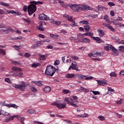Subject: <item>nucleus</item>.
Returning <instances> with one entry per match:
<instances>
[{
    "label": "nucleus",
    "mask_w": 124,
    "mask_h": 124,
    "mask_svg": "<svg viewBox=\"0 0 124 124\" xmlns=\"http://www.w3.org/2000/svg\"><path fill=\"white\" fill-rule=\"evenodd\" d=\"M7 26L5 24L0 23V29H6Z\"/></svg>",
    "instance_id": "nucleus-46"
},
{
    "label": "nucleus",
    "mask_w": 124,
    "mask_h": 124,
    "mask_svg": "<svg viewBox=\"0 0 124 124\" xmlns=\"http://www.w3.org/2000/svg\"><path fill=\"white\" fill-rule=\"evenodd\" d=\"M60 64V61L59 60H56L55 62H54V65H58Z\"/></svg>",
    "instance_id": "nucleus-58"
},
{
    "label": "nucleus",
    "mask_w": 124,
    "mask_h": 124,
    "mask_svg": "<svg viewBox=\"0 0 124 124\" xmlns=\"http://www.w3.org/2000/svg\"><path fill=\"white\" fill-rule=\"evenodd\" d=\"M38 19L39 20H43L44 21H49V17L44 14L39 15Z\"/></svg>",
    "instance_id": "nucleus-10"
},
{
    "label": "nucleus",
    "mask_w": 124,
    "mask_h": 124,
    "mask_svg": "<svg viewBox=\"0 0 124 124\" xmlns=\"http://www.w3.org/2000/svg\"><path fill=\"white\" fill-rule=\"evenodd\" d=\"M108 5H109V6L112 7V6H114L115 5V3H114V2H109L108 3Z\"/></svg>",
    "instance_id": "nucleus-52"
},
{
    "label": "nucleus",
    "mask_w": 124,
    "mask_h": 124,
    "mask_svg": "<svg viewBox=\"0 0 124 124\" xmlns=\"http://www.w3.org/2000/svg\"><path fill=\"white\" fill-rule=\"evenodd\" d=\"M91 38L93 39V40L96 41L97 43H101V39H100L99 37L91 36Z\"/></svg>",
    "instance_id": "nucleus-21"
},
{
    "label": "nucleus",
    "mask_w": 124,
    "mask_h": 124,
    "mask_svg": "<svg viewBox=\"0 0 124 124\" xmlns=\"http://www.w3.org/2000/svg\"><path fill=\"white\" fill-rule=\"evenodd\" d=\"M27 113L28 114H30V115H31L32 114H35V110L32 109V108H31V109H28L27 110Z\"/></svg>",
    "instance_id": "nucleus-32"
},
{
    "label": "nucleus",
    "mask_w": 124,
    "mask_h": 124,
    "mask_svg": "<svg viewBox=\"0 0 124 124\" xmlns=\"http://www.w3.org/2000/svg\"><path fill=\"white\" fill-rule=\"evenodd\" d=\"M78 78L79 80H93V77H89L88 76H84L82 74H67L65 76L66 78L69 79L76 77Z\"/></svg>",
    "instance_id": "nucleus-3"
},
{
    "label": "nucleus",
    "mask_w": 124,
    "mask_h": 124,
    "mask_svg": "<svg viewBox=\"0 0 124 124\" xmlns=\"http://www.w3.org/2000/svg\"><path fill=\"white\" fill-rule=\"evenodd\" d=\"M110 50H111V51L113 52V53H112L113 55H114V56H119V53L117 52V49L112 46Z\"/></svg>",
    "instance_id": "nucleus-23"
},
{
    "label": "nucleus",
    "mask_w": 124,
    "mask_h": 124,
    "mask_svg": "<svg viewBox=\"0 0 124 124\" xmlns=\"http://www.w3.org/2000/svg\"><path fill=\"white\" fill-rule=\"evenodd\" d=\"M5 82L8 83V84H11V80H10V79H9V78H5Z\"/></svg>",
    "instance_id": "nucleus-49"
},
{
    "label": "nucleus",
    "mask_w": 124,
    "mask_h": 124,
    "mask_svg": "<svg viewBox=\"0 0 124 124\" xmlns=\"http://www.w3.org/2000/svg\"><path fill=\"white\" fill-rule=\"evenodd\" d=\"M30 3L31 4L29 5L28 7L26 5H24L23 7V11H28V14L30 16L32 15V14L36 11V5H37V4H43V3L40 1H32L30 2Z\"/></svg>",
    "instance_id": "nucleus-1"
},
{
    "label": "nucleus",
    "mask_w": 124,
    "mask_h": 124,
    "mask_svg": "<svg viewBox=\"0 0 124 124\" xmlns=\"http://www.w3.org/2000/svg\"><path fill=\"white\" fill-rule=\"evenodd\" d=\"M24 56L25 57V58H27L28 59H29V58L31 57V54L29 53H26L24 54Z\"/></svg>",
    "instance_id": "nucleus-51"
},
{
    "label": "nucleus",
    "mask_w": 124,
    "mask_h": 124,
    "mask_svg": "<svg viewBox=\"0 0 124 124\" xmlns=\"http://www.w3.org/2000/svg\"><path fill=\"white\" fill-rule=\"evenodd\" d=\"M97 9L99 11H102V10H103V9H105V7H104V6H103L101 5H99L97 7Z\"/></svg>",
    "instance_id": "nucleus-39"
},
{
    "label": "nucleus",
    "mask_w": 124,
    "mask_h": 124,
    "mask_svg": "<svg viewBox=\"0 0 124 124\" xmlns=\"http://www.w3.org/2000/svg\"><path fill=\"white\" fill-rule=\"evenodd\" d=\"M120 74L121 75V76H124V70L120 72Z\"/></svg>",
    "instance_id": "nucleus-64"
},
{
    "label": "nucleus",
    "mask_w": 124,
    "mask_h": 124,
    "mask_svg": "<svg viewBox=\"0 0 124 124\" xmlns=\"http://www.w3.org/2000/svg\"><path fill=\"white\" fill-rule=\"evenodd\" d=\"M93 93L94 94V95H97V94H99V92L98 91H92Z\"/></svg>",
    "instance_id": "nucleus-54"
},
{
    "label": "nucleus",
    "mask_w": 124,
    "mask_h": 124,
    "mask_svg": "<svg viewBox=\"0 0 124 124\" xmlns=\"http://www.w3.org/2000/svg\"><path fill=\"white\" fill-rule=\"evenodd\" d=\"M88 35L89 36L91 37V38H92V36L93 35V32L92 31L88 32Z\"/></svg>",
    "instance_id": "nucleus-56"
},
{
    "label": "nucleus",
    "mask_w": 124,
    "mask_h": 124,
    "mask_svg": "<svg viewBox=\"0 0 124 124\" xmlns=\"http://www.w3.org/2000/svg\"><path fill=\"white\" fill-rule=\"evenodd\" d=\"M22 20H23V21L25 24H27V25H30L31 24V20L30 18H22Z\"/></svg>",
    "instance_id": "nucleus-26"
},
{
    "label": "nucleus",
    "mask_w": 124,
    "mask_h": 124,
    "mask_svg": "<svg viewBox=\"0 0 124 124\" xmlns=\"http://www.w3.org/2000/svg\"><path fill=\"white\" fill-rule=\"evenodd\" d=\"M68 21H69V22H71L73 23H70V26L71 27H77V26H78L77 23H75V21L73 20V18H72V16H70V17L68 18Z\"/></svg>",
    "instance_id": "nucleus-14"
},
{
    "label": "nucleus",
    "mask_w": 124,
    "mask_h": 124,
    "mask_svg": "<svg viewBox=\"0 0 124 124\" xmlns=\"http://www.w3.org/2000/svg\"><path fill=\"white\" fill-rule=\"evenodd\" d=\"M78 40L79 41V42H82L84 40V35L82 34V33H78L77 34Z\"/></svg>",
    "instance_id": "nucleus-17"
},
{
    "label": "nucleus",
    "mask_w": 124,
    "mask_h": 124,
    "mask_svg": "<svg viewBox=\"0 0 124 124\" xmlns=\"http://www.w3.org/2000/svg\"><path fill=\"white\" fill-rule=\"evenodd\" d=\"M32 82L35 84L36 86H38V87H42V86H43V84H42V81L40 80L36 81H32Z\"/></svg>",
    "instance_id": "nucleus-22"
},
{
    "label": "nucleus",
    "mask_w": 124,
    "mask_h": 124,
    "mask_svg": "<svg viewBox=\"0 0 124 124\" xmlns=\"http://www.w3.org/2000/svg\"><path fill=\"white\" fill-rule=\"evenodd\" d=\"M39 60H40V61H46V58H47V55L39 54Z\"/></svg>",
    "instance_id": "nucleus-20"
},
{
    "label": "nucleus",
    "mask_w": 124,
    "mask_h": 124,
    "mask_svg": "<svg viewBox=\"0 0 124 124\" xmlns=\"http://www.w3.org/2000/svg\"><path fill=\"white\" fill-rule=\"evenodd\" d=\"M72 69L73 70H76V71H80V70L78 69V67H77V65L76 64H74L72 63Z\"/></svg>",
    "instance_id": "nucleus-24"
},
{
    "label": "nucleus",
    "mask_w": 124,
    "mask_h": 124,
    "mask_svg": "<svg viewBox=\"0 0 124 124\" xmlns=\"http://www.w3.org/2000/svg\"><path fill=\"white\" fill-rule=\"evenodd\" d=\"M97 31L98 32V36L100 37H103L105 35V32L103 30H102V29H98Z\"/></svg>",
    "instance_id": "nucleus-15"
},
{
    "label": "nucleus",
    "mask_w": 124,
    "mask_h": 124,
    "mask_svg": "<svg viewBox=\"0 0 124 124\" xmlns=\"http://www.w3.org/2000/svg\"><path fill=\"white\" fill-rule=\"evenodd\" d=\"M72 59L73 60H75V61H76L77 60H79V58H78V57L75 56H72Z\"/></svg>",
    "instance_id": "nucleus-55"
},
{
    "label": "nucleus",
    "mask_w": 124,
    "mask_h": 124,
    "mask_svg": "<svg viewBox=\"0 0 124 124\" xmlns=\"http://www.w3.org/2000/svg\"><path fill=\"white\" fill-rule=\"evenodd\" d=\"M20 46H14V48L16 50V51H18V52H20V50H21V48H20Z\"/></svg>",
    "instance_id": "nucleus-45"
},
{
    "label": "nucleus",
    "mask_w": 124,
    "mask_h": 124,
    "mask_svg": "<svg viewBox=\"0 0 124 124\" xmlns=\"http://www.w3.org/2000/svg\"><path fill=\"white\" fill-rule=\"evenodd\" d=\"M6 55L5 49L0 48V56H5Z\"/></svg>",
    "instance_id": "nucleus-31"
},
{
    "label": "nucleus",
    "mask_w": 124,
    "mask_h": 124,
    "mask_svg": "<svg viewBox=\"0 0 124 124\" xmlns=\"http://www.w3.org/2000/svg\"><path fill=\"white\" fill-rule=\"evenodd\" d=\"M41 65V64H40V63H33L31 65V67H33L34 68H36V67H37V66H40Z\"/></svg>",
    "instance_id": "nucleus-34"
},
{
    "label": "nucleus",
    "mask_w": 124,
    "mask_h": 124,
    "mask_svg": "<svg viewBox=\"0 0 124 124\" xmlns=\"http://www.w3.org/2000/svg\"><path fill=\"white\" fill-rule=\"evenodd\" d=\"M78 117L79 118H88V114L84 113L83 114H79L77 115V117L78 118Z\"/></svg>",
    "instance_id": "nucleus-33"
},
{
    "label": "nucleus",
    "mask_w": 124,
    "mask_h": 124,
    "mask_svg": "<svg viewBox=\"0 0 124 124\" xmlns=\"http://www.w3.org/2000/svg\"><path fill=\"white\" fill-rule=\"evenodd\" d=\"M41 46V43L40 42H37L36 44L33 45L31 46V49H36V48H38V47H40Z\"/></svg>",
    "instance_id": "nucleus-19"
},
{
    "label": "nucleus",
    "mask_w": 124,
    "mask_h": 124,
    "mask_svg": "<svg viewBox=\"0 0 124 124\" xmlns=\"http://www.w3.org/2000/svg\"><path fill=\"white\" fill-rule=\"evenodd\" d=\"M22 38H23V37L22 36H19V37H16V38H14L13 39H14L15 40H18L19 39L22 40Z\"/></svg>",
    "instance_id": "nucleus-57"
},
{
    "label": "nucleus",
    "mask_w": 124,
    "mask_h": 124,
    "mask_svg": "<svg viewBox=\"0 0 124 124\" xmlns=\"http://www.w3.org/2000/svg\"><path fill=\"white\" fill-rule=\"evenodd\" d=\"M52 105H54L55 106H56L58 109H63V108H65L66 106V104H62V103H60V102H55L54 103L51 104Z\"/></svg>",
    "instance_id": "nucleus-8"
},
{
    "label": "nucleus",
    "mask_w": 124,
    "mask_h": 124,
    "mask_svg": "<svg viewBox=\"0 0 124 124\" xmlns=\"http://www.w3.org/2000/svg\"><path fill=\"white\" fill-rule=\"evenodd\" d=\"M2 104L3 106H6V107L15 108V109H18L19 108V106L16 105L15 104H5V101H4Z\"/></svg>",
    "instance_id": "nucleus-11"
},
{
    "label": "nucleus",
    "mask_w": 124,
    "mask_h": 124,
    "mask_svg": "<svg viewBox=\"0 0 124 124\" xmlns=\"http://www.w3.org/2000/svg\"><path fill=\"white\" fill-rule=\"evenodd\" d=\"M82 42L85 44H90L91 43V40L88 38H84Z\"/></svg>",
    "instance_id": "nucleus-29"
},
{
    "label": "nucleus",
    "mask_w": 124,
    "mask_h": 124,
    "mask_svg": "<svg viewBox=\"0 0 124 124\" xmlns=\"http://www.w3.org/2000/svg\"><path fill=\"white\" fill-rule=\"evenodd\" d=\"M0 32L1 34H8V33H9V31H8L7 29H6V30L0 29Z\"/></svg>",
    "instance_id": "nucleus-25"
},
{
    "label": "nucleus",
    "mask_w": 124,
    "mask_h": 124,
    "mask_svg": "<svg viewBox=\"0 0 124 124\" xmlns=\"http://www.w3.org/2000/svg\"><path fill=\"white\" fill-rule=\"evenodd\" d=\"M98 119H99V120H100V121H104V120H105V118H104V117H103L102 116H98Z\"/></svg>",
    "instance_id": "nucleus-53"
},
{
    "label": "nucleus",
    "mask_w": 124,
    "mask_h": 124,
    "mask_svg": "<svg viewBox=\"0 0 124 124\" xmlns=\"http://www.w3.org/2000/svg\"><path fill=\"white\" fill-rule=\"evenodd\" d=\"M112 24L114 25L115 26H116V27H118V28H121V27H123V24L119 23L118 20H114L112 21Z\"/></svg>",
    "instance_id": "nucleus-18"
},
{
    "label": "nucleus",
    "mask_w": 124,
    "mask_h": 124,
    "mask_svg": "<svg viewBox=\"0 0 124 124\" xmlns=\"http://www.w3.org/2000/svg\"><path fill=\"white\" fill-rule=\"evenodd\" d=\"M44 25H46V23L43 21L39 23V25L37 26V29L40 31H44V28H43Z\"/></svg>",
    "instance_id": "nucleus-12"
},
{
    "label": "nucleus",
    "mask_w": 124,
    "mask_h": 124,
    "mask_svg": "<svg viewBox=\"0 0 124 124\" xmlns=\"http://www.w3.org/2000/svg\"><path fill=\"white\" fill-rule=\"evenodd\" d=\"M91 17L92 18H94L95 19V18H97V17H98V16L97 15H92Z\"/></svg>",
    "instance_id": "nucleus-62"
},
{
    "label": "nucleus",
    "mask_w": 124,
    "mask_h": 124,
    "mask_svg": "<svg viewBox=\"0 0 124 124\" xmlns=\"http://www.w3.org/2000/svg\"><path fill=\"white\" fill-rule=\"evenodd\" d=\"M54 73H56V68L51 65H47L45 72V75L52 77Z\"/></svg>",
    "instance_id": "nucleus-6"
},
{
    "label": "nucleus",
    "mask_w": 124,
    "mask_h": 124,
    "mask_svg": "<svg viewBox=\"0 0 124 124\" xmlns=\"http://www.w3.org/2000/svg\"><path fill=\"white\" fill-rule=\"evenodd\" d=\"M46 48L47 49H53V46H52V45H48L46 46Z\"/></svg>",
    "instance_id": "nucleus-63"
},
{
    "label": "nucleus",
    "mask_w": 124,
    "mask_h": 124,
    "mask_svg": "<svg viewBox=\"0 0 124 124\" xmlns=\"http://www.w3.org/2000/svg\"><path fill=\"white\" fill-rule=\"evenodd\" d=\"M84 28V30L86 31H90V29H91V27H90L89 25H85Z\"/></svg>",
    "instance_id": "nucleus-42"
},
{
    "label": "nucleus",
    "mask_w": 124,
    "mask_h": 124,
    "mask_svg": "<svg viewBox=\"0 0 124 124\" xmlns=\"http://www.w3.org/2000/svg\"><path fill=\"white\" fill-rule=\"evenodd\" d=\"M112 48V46L106 44L105 46L104 49L106 50V51H109V50H111V48Z\"/></svg>",
    "instance_id": "nucleus-30"
},
{
    "label": "nucleus",
    "mask_w": 124,
    "mask_h": 124,
    "mask_svg": "<svg viewBox=\"0 0 124 124\" xmlns=\"http://www.w3.org/2000/svg\"><path fill=\"white\" fill-rule=\"evenodd\" d=\"M103 26H105V27H107V28H108L110 31H115V29L112 27V26L109 24L107 23H103L102 24Z\"/></svg>",
    "instance_id": "nucleus-16"
},
{
    "label": "nucleus",
    "mask_w": 124,
    "mask_h": 124,
    "mask_svg": "<svg viewBox=\"0 0 124 124\" xmlns=\"http://www.w3.org/2000/svg\"><path fill=\"white\" fill-rule=\"evenodd\" d=\"M71 8L75 12H81L84 10H90V6L86 4H73L71 6Z\"/></svg>",
    "instance_id": "nucleus-2"
},
{
    "label": "nucleus",
    "mask_w": 124,
    "mask_h": 124,
    "mask_svg": "<svg viewBox=\"0 0 124 124\" xmlns=\"http://www.w3.org/2000/svg\"><path fill=\"white\" fill-rule=\"evenodd\" d=\"M16 117V116H15V115L11 116L9 118H7L5 122L6 123H8V122H10V121H13L14 120V118H15Z\"/></svg>",
    "instance_id": "nucleus-36"
},
{
    "label": "nucleus",
    "mask_w": 124,
    "mask_h": 124,
    "mask_svg": "<svg viewBox=\"0 0 124 124\" xmlns=\"http://www.w3.org/2000/svg\"><path fill=\"white\" fill-rule=\"evenodd\" d=\"M0 4L3 5V6H7V7H9L10 6L9 3L3 2L2 1L0 2Z\"/></svg>",
    "instance_id": "nucleus-40"
},
{
    "label": "nucleus",
    "mask_w": 124,
    "mask_h": 124,
    "mask_svg": "<svg viewBox=\"0 0 124 124\" xmlns=\"http://www.w3.org/2000/svg\"><path fill=\"white\" fill-rule=\"evenodd\" d=\"M12 72L11 74L6 75V77H10V76H17V77H22L23 73H22V69L17 67H13L12 68Z\"/></svg>",
    "instance_id": "nucleus-5"
},
{
    "label": "nucleus",
    "mask_w": 124,
    "mask_h": 124,
    "mask_svg": "<svg viewBox=\"0 0 124 124\" xmlns=\"http://www.w3.org/2000/svg\"><path fill=\"white\" fill-rule=\"evenodd\" d=\"M109 75L110 77H117V74L115 72H112Z\"/></svg>",
    "instance_id": "nucleus-43"
},
{
    "label": "nucleus",
    "mask_w": 124,
    "mask_h": 124,
    "mask_svg": "<svg viewBox=\"0 0 124 124\" xmlns=\"http://www.w3.org/2000/svg\"><path fill=\"white\" fill-rule=\"evenodd\" d=\"M123 101H124V99L121 98L119 100L117 101L116 104H122V103H123Z\"/></svg>",
    "instance_id": "nucleus-48"
},
{
    "label": "nucleus",
    "mask_w": 124,
    "mask_h": 124,
    "mask_svg": "<svg viewBox=\"0 0 124 124\" xmlns=\"http://www.w3.org/2000/svg\"><path fill=\"white\" fill-rule=\"evenodd\" d=\"M96 81L98 83V85L100 86H104L106 84H107L106 81L103 80H97Z\"/></svg>",
    "instance_id": "nucleus-27"
},
{
    "label": "nucleus",
    "mask_w": 124,
    "mask_h": 124,
    "mask_svg": "<svg viewBox=\"0 0 124 124\" xmlns=\"http://www.w3.org/2000/svg\"><path fill=\"white\" fill-rule=\"evenodd\" d=\"M26 87H27V84L24 81H20L19 84L14 85V87L15 89L19 90L21 92H24L26 89Z\"/></svg>",
    "instance_id": "nucleus-7"
},
{
    "label": "nucleus",
    "mask_w": 124,
    "mask_h": 124,
    "mask_svg": "<svg viewBox=\"0 0 124 124\" xmlns=\"http://www.w3.org/2000/svg\"><path fill=\"white\" fill-rule=\"evenodd\" d=\"M80 24H82L83 25H89V22L86 20H81L79 22Z\"/></svg>",
    "instance_id": "nucleus-41"
},
{
    "label": "nucleus",
    "mask_w": 124,
    "mask_h": 124,
    "mask_svg": "<svg viewBox=\"0 0 124 124\" xmlns=\"http://www.w3.org/2000/svg\"><path fill=\"white\" fill-rule=\"evenodd\" d=\"M61 23H62V21L60 20H57L55 21V23L54 24L55 25H56V26H59V25H61Z\"/></svg>",
    "instance_id": "nucleus-50"
},
{
    "label": "nucleus",
    "mask_w": 124,
    "mask_h": 124,
    "mask_svg": "<svg viewBox=\"0 0 124 124\" xmlns=\"http://www.w3.org/2000/svg\"><path fill=\"white\" fill-rule=\"evenodd\" d=\"M78 97L76 96H73L72 97L65 98L64 101L66 102L67 104L71 105L73 107L77 108L78 107Z\"/></svg>",
    "instance_id": "nucleus-4"
},
{
    "label": "nucleus",
    "mask_w": 124,
    "mask_h": 124,
    "mask_svg": "<svg viewBox=\"0 0 124 124\" xmlns=\"http://www.w3.org/2000/svg\"><path fill=\"white\" fill-rule=\"evenodd\" d=\"M115 114L116 115L117 118H119V119H121V118H122V115L121 114H120L118 113H115Z\"/></svg>",
    "instance_id": "nucleus-59"
},
{
    "label": "nucleus",
    "mask_w": 124,
    "mask_h": 124,
    "mask_svg": "<svg viewBox=\"0 0 124 124\" xmlns=\"http://www.w3.org/2000/svg\"><path fill=\"white\" fill-rule=\"evenodd\" d=\"M6 29L8 30V31H11V32H14L15 31L13 29L11 28V27H6Z\"/></svg>",
    "instance_id": "nucleus-44"
},
{
    "label": "nucleus",
    "mask_w": 124,
    "mask_h": 124,
    "mask_svg": "<svg viewBox=\"0 0 124 124\" xmlns=\"http://www.w3.org/2000/svg\"><path fill=\"white\" fill-rule=\"evenodd\" d=\"M35 124H44V123L40 122L39 121H33Z\"/></svg>",
    "instance_id": "nucleus-60"
},
{
    "label": "nucleus",
    "mask_w": 124,
    "mask_h": 124,
    "mask_svg": "<svg viewBox=\"0 0 124 124\" xmlns=\"http://www.w3.org/2000/svg\"><path fill=\"white\" fill-rule=\"evenodd\" d=\"M29 89L31 92H33V93H36L37 92V89L33 86H30Z\"/></svg>",
    "instance_id": "nucleus-37"
},
{
    "label": "nucleus",
    "mask_w": 124,
    "mask_h": 124,
    "mask_svg": "<svg viewBox=\"0 0 124 124\" xmlns=\"http://www.w3.org/2000/svg\"><path fill=\"white\" fill-rule=\"evenodd\" d=\"M119 50L121 51V52H123L124 53V46H120L119 47Z\"/></svg>",
    "instance_id": "nucleus-47"
},
{
    "label": "nucleus",
    "mask_w": 124,
    "mask_h": 124,
    "mask_svg": "<svg viewBox=\"0 0 124 124\" xmlns=\"http://www.w3.org/2000/svg\"><path fill=\"white\" fill-rule=\"evenodd\" d=\"M79 91H80V92H84V93H89V90L83 87L80 88Z\"/></svg>",
    "instance_id": "nucleus-35"
},
{
    "label": "nucleus",
    "mask_w": 124,
    "mask_h": 124,
    "mask_svg": "<svg viewBox=\"0 0 124 124\" xmlns=\"http://www.w3.org/2000/svg\"><path fill=\"white\" fill-rule=\"evenodd\" d=\"M44 93H50L51 92V88L49 86H46L44 89Z\"/></svg>",
    "instance_id": "nucleus-28"
},
{
    "label": "nucleus",
    "mask_w": 124,
    "mask_h": 124,
    "mask_svg": "<svg viewBox=\"0 0 124 124\" xmlns=\"http://www.w3.org/2000/svg\"><path fill=\"white\" fill-rule=\"evenodd\" d=\"M17 120H19V121H20L21 124H25V122H24V120H25V117H18L17 118Z\"/></svg>",
    "instance_id": "nucleus-38"
},
{
    "label": "nucleus",
    "mask_w": 124,
    "mask_h": 124,
    "mask_svg": "<svg viewBox=\"0 0 124 124\" xmlns=\"http://www.w3.org/2000/svg\"><path fill=\"white\" fill-rule=\"evenodd\" d=\"M64 122H65L66 124H71L72 123L71 121L68 120H64Z\"/></svg>",
    "instance_id": "nucleus-61"
},
{
    "label": "nucleus",
    "mask_w": 124,
    "mask_h": 124,
    "mask_svg": "<svg viewBox=\"0 0 124 124\" xmlns=\"http://www.w3.org/2000/svg\"><path fill=\"white\" fill-rule=\"evenodd\" d=\"M89 57L92 58V57H101V53L99 52L96 50H94L93 53H90L88 54Z\"/></svg>",
    "instance_id": "nucleus-9"
},
{
    "label": "nucleus",
    "mask_w": 124,
    "mask_h": 124,
    "mask_svg": "<svg viewBox=\"0 0 124 124\" xmlns=\"http://www.w3.org/2000/svg\"><path fill=\"white\" fill-rule=\"evenodd\" d=\"M7 13L8 14H14L15 16H20V15H21V13L19 12L13 10L7 11Z\"/></svg>",
    "instance_id": "nucleus-13"
}]
</instances>
